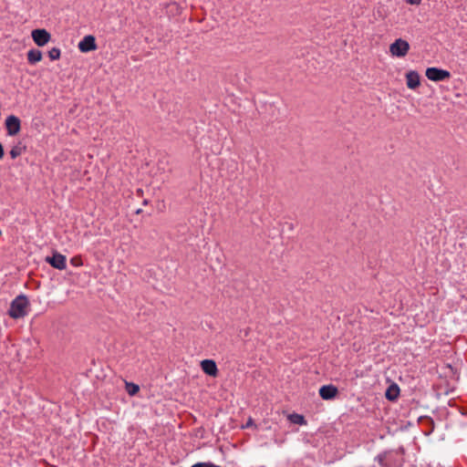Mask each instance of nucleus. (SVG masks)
I'll use <instances>...</instances> for the list:
<instances>
[{
    "label": "nucleus",
    "instance_id": "obj_1",
    "mask_svg": "<svg viewBox=\"0 0 467 467\" xmlns=\"http://www.w3.org/2000/svg\"><path fill=\"white\" fill-rule=\"evenodd\" d=\"M28 300L26 296H16L11 303L9 316L13 318H21L26 315Z\"/></svg>",
    "mask_w": 467,
    "mask_h": 467
},
{
    "label": "nucleus",
    "instance_id": "obj_2",
    "mask_svg": "<svg viewBox=\"0 0 467 467\" xmlns=\"http://www.w3.org/2000/svg\"><path fill=\"white\" fill-rule=\"evenodd\" d=\"M410 50V44L408 41L398 38L389 46V52L393 57H403Z\"/></svg>",
    "mask_w": 467,
    "mask_h": 467
},
{
    "label": "nucleus",
    "instance_id": "obj_3",
    "mask_svg": "<svg viewBox=\"0 0 467 467\" xmlns=\"http://www.w3.org/2000/svg\"><path fill=\"white\" fill-rule=\"evenodd\" d=\"M425 75L430 80L435 82L443 81L451 77V73L448 70L438 67H428Z\"/></svg>",
    "mask_w": 467,
    "mask_h": 467
},
{
    "label": "nucleus",
    "instance_id": "obj_4",
    "mask_svg": "<svg viewBox=\"0 0 467 467\" xmlns=\"http://www.w3.org/2000/svg\"><path fill=\"white\" fill-rule=\"evenodd\" d=\"M5 129L8 136L16 135L21 129V121L18 117L10 115L5 119Z\"/></svg>",
    "mask_w": 467,
    "mask_h": 467
},
{
    "label": "nucleus",
    "instance_id": "obj_5",
    "mask_svg": "<svg viewBox=\"0 0 467 467\" xmlns=\"http://www.w3.org/2000/svg\"><path fill=\"white\" fill-rule=\"evenodd\" d=\"M31 36L38 47H43L47 44L51 37L50 34L46 29H35L32 31Z\"/></svg>",
    "mask_w": 467,
    "mask_h": 467
},
{
    "label": "nucleus",
    "instance_id": "obj_6",
    "mask_svg": "<svg viewBox=\"0 0 467 467\" xmlns=\"http://www.w3.org/2000/svg\"><path fill=\"white\" fill-rule=\"evenodd\" d=\"M46 261L58 270H64L67 267V258L59 253H54L52 256H47Z\"/></svg>",
    "mask_w": 467,
    "mask_h": 467
},
{
    "label": "nucleus",
    "instance_id": "obj_7",
    "mask_svg": "<svg viewBox=\"0 0 467 467\" xmlns=\"http://www.w3.org/2000/svg\"><path fill=\"white\" fill-rule=\"evenodd\" d=\"M78 48L84 53L95 50L97 48L95 37L91 35L84 36L78 43Z\"/></svg>",
    "mask_w": 467,
    "mask_h": 467
},
{
    "label": "nucleus",
    "instance_id": "obj_8",
    "mask_svg": "<svg viewBox=\"0 0 467 467\" xmlns=\"http://www.w3.org/2000/svg\"><path fill=\"white\" fill-rule=\"evenodd\" d=\"M202 371L212 377H215L218 373V368L215 361L213 359H204L201 362Z\"/></svg>",
    "mask_w": 467,
    "mask_h": 467
},
{
    "label": "nucleus",
    "instance_id": "obj_9",
    "mask_svg": "<svg viewBox=\"0 0 467 467\" xmlns=\"http://www.w3.org/2000/svg\"><path fill=\"white\" fill-rule=\"evenodd\" d=\"M337 394V389L334 385H324L319 389V395L323 400L334 399Z\"/></svg>",
    "mask_w": 467,
    "mask_h": 467
},
{
    "label": "nucleus",
    "instance_id": "obj_10",
    "mask_svg": "<svg viewBox=\"0 0 467 467\" xmlns=\"http://www.w3.org/2000/svg\"><path fill=\"white\" fill-rule=\"evenodd\" d=\"M406 83L410 89H415L420 86V75L417 71L410 70L406 74Z\"/></svg>",
    "mask_w": 467,
    "mask_h": 467
},
{
    "label": "nucleus",
    "instance_id": "obj_11",
    "mask_svg": "<svg viewBox=\"0 0 467 467\" xmlns=\"http://www.w3.org/2000/svg\"><path fill=\"white\" fill-rule=\"evenodd\" d=\"M400 395V388L397 384L393 383L386 390L385 396L389 400H395Z\"/></svg>",
    "mask_w": 467,
    "mask_h": 467
},
{
    "label": "nucleus",
    "instance_id": "obj_12",
    "mask_svg": "<svg viewBox=\"0 0 467 467\" xmlns=\"http://www.w3.org/2000/svg\"><path fill=\"white\" fill-rule=\"evenodd\" d=\"M42 59V52L38 49H30L27 52V60L31 65H35Z\"/></svg>",
    "mask_w": 467,
    "mask_h": 467
},
{
    "label": "nucleus",
    "instance_id": "obj_13",
    "mask_svg": "<svg viewBox=\"0 0 467 467\" xmlns=\"http://www.w3.org/2000/svg\"><path fill=\"white\" fill-rule=\"evenodd\" d=\"M288 420L293 424L297 425H306V420H305V417L298 413H291L287 416Z\"/></svg>",
    "mask_w": 467,
    "mask_h": 467
},
{
    "label": "nucleus",
    "instance_id": "obj_14",
    "mask_svg": "<svg viewBox=\"0 0 467 467\" xmlns=\"http://www.w3.org/2000/svg\"><path fill=\"white\" fill-rule=\"evenodd\" d=\"M24 151V148L20 145H16L12 147V149L9 151L10 157L15 160L17 157H19Z\"/></svg>",
    "mask_w": 467,
    "mask_h": 467
},
{
    "label": "nucleus",
    "instance_id": "obj_15",
    "mask_svg": "<svg viewBox=\"0 0 467 467\" xmlns=\"http://www.w3.org/2000/svg\"><path fill=\"white\" fill-rule=\"evenodd\" d=\"M126 390L130 396H134L140 390L137 384L126 382Z\"/></svg>",
    "mask_w": 467,
    "mask_h": 467
},
{
    "label": "nucleus",
    "instance_id": "obj_16",
    "mask_svg": "<svg viewBox=\"0 0 467 467\" xmlns=\"http://www.w3.org/2000/svg\"><path fill=\"white\" fill-rule=\"evenodd\" d=\"M61 51L58 47H53L48 51V57L51 60L59 59Z\"/></svg>",
    "mask_w": 467,
    "mask_h": 467
},
{
    "label": "nucleus",
    "instance_id": "obj_17",
    "mask_svg": "<svg viewBox=\"0 0 467 467\" xmlns=\"http://www.w3.org/2000/svg\"><path fill=\"white\" fill-rule=\"evenodd\" d=\"M192 467H221V466L216 465L211 462H197V463L193 464Z\"/></svg>",
    "mask_w": 467,
    "mask_h": 467
},
{
    "label": "nucleus",
    "instance_id": "obj_18",
    "mask_svg": "<svg viewBox=\"0 0 467 467\" xmlns=\"http://www.w3.org/2000/svg\"><path fill=\"white\" fill-rule=\"evenodd\" d=\"M386 458H387V452H384V453H380L377 456V461L382 465V466H386L387 463L385 462L386 461Z\"/></svg>",
    "mask_w": 467,
    "mask_h": 467
},
{
    "label": "nucleus",
    "instance_id": "obj_19",
    "mask_svg": "<svg viewBox=\"0 0 467 467\" xmlns=\"http://www.w3.org/2000/svg\"><path fill=\"white\" fill-rule=\"evenodd\" d=\"M70 263H71V265H73L74 266H80V265H82V260H81V258H80V257H77V256L72 257V258L70 259Z\"/></svg>",
    "mask_w": 467,
    "mask_h": 467
},
{
    "label": "nucleus",
    "instance_id": "obj_20",
    "mask_svg": "<svg viewBox=\"0 0 467 467\" xmlns=\"http://www.w3.org/2000/svg\"><path fill=\"white\" fill-rule=\"evenodd\" d=\"M3 156H4V149H3L2 144L0 143V160L3 158Z\"/></svg>",
    "mask_w": 467,
    "mask_h": 467
},
{
    "label": "nucleus",
    "instance_id": "obj_21",
    "mask_svg": "<svg viewBox=\"0 0 467 467\" xmlns=\"http://www.w3.org/2000/svg\"><path fill=\"white\" fill-rule=\"evenodd\" d=\"M409 2H410L411 5H418V4H420V0H409Z\"/></svg>",
    "mask_w": 467,
    "mask_h": 467
},
{
    "label": "nucleus",
    "instance_id": "obj_22",
    "mask_svg": "<svg viewBox=\"0 0 467 467\" xmlns=\"http://www.w3.org/2000/svg\"><path fill=\"white\" fill-rule=\"evenodd\" d=\"M252 423H253L252 420H251V419H249V420H248V421H247V423H246V426H250V425H252Z\"/></svg>",
    "mask_w": 467,
    "mask_h": 467
},
{
    "label": "nucleus",
    "instance_id": "obj_23",
    "mask_svg": "<svg viewBox=\"0 0 467 467\" xmlns=\"http://www.w3.org/2000/svg\"><path fill=\"white\" fill-rule=\"evenodd\" d=\"M148 203L147 200H144L143 204L146 205Z\"/></svg>",
    "mask_w": 467,
    "mask_h": 467
}]
</instances>
